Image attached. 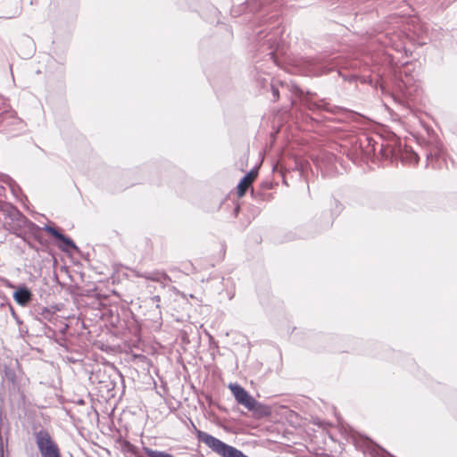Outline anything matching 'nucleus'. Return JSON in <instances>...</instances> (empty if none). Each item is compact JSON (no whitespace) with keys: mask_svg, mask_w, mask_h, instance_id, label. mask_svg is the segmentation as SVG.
Instances as JSON below:
<instances>
[{"mask_svg":"<svg viewBox=\"0 0 457 457\" xmlns=\"http://www.w3.org/2000/svg\"><path fill=\"white\" fill-rule=\"evenodd\" d=\"M16 215L20 216V218H21V220H21V221H25V217H24V216H22V215H21L18 211H16Z\"/></svg>","mask_w":457,"mask_h":457,"instance_id":"nucleus-20","label":"nucleus"},{"mask_svg":"<svg viewBox=\"0 0 457 457\" xmlns=\"http://www.w3.org/2000/svg\"><path fill=\"white\" fill-rule=\"evenodd\" d=\"M425 155L428 162L427 165H430L432 168H437V162L444 157V152L442 148L436 146L434 149L426 151Z\"/></svg>","mask_w":457,"mask_h":457,"instance_id":"nucleus-11","label":"nucleus"},{"mask_svg":"<svg viewBox=\"0 0 457 457\" xmlns=\"http://www.w3.org/2000/svg\"><path fill=\"white\" fill-rule=\"evenodd\" d=\"M116 373L120 376V378H121V382L123 383L124 380H123V376L121 375V373L116 369Z\"/></svg>","mask_w":457,"mask_h":457,"instance_id":"nucleus-21","label":"nucleus"},{"mask_svg":"<svg viewBox=\"0 0 457 457\" xmlns=\"http://www.w3.org/2000/svg\"><path fill=\"white\" fill-rule=\"evenodd\" d=\"M383 143L377 142L372 137L367 134L360 135L353 143L354 151L363 157L370 158L378 151L381 155L380 146Z\"/></svg>","mask_w":457,"mask_h":457,"instance_id":"nucleus-4","label":"nucleus"},{"mask_svg":"<svg viewBox=\"0 0 457 457\" xmlns=\"http://www.w3.org/2000/svg\"><path fill=\"white\" fill-rule=\"evenodd\" d=\"M13 299L21 306H26L32 299L30 290L26 287H20L13 292Z\"/></svg>","mask_w":457,"mask_h":457,"instance_id":"nucleus-10","label":"nucleus"},{"mask_svg":"<svg viewBox=\"0 0 457 457\" xmlns=\"http://www.w3.org/2000/svg\"><path fill=\"white\" fill-rule=\"evenodd\" d=\"M402 89V96L398 97L399 103L403 105L411 106V104H414V99L411 96H407V92L410 87H400Z\"/></svg>","mask_w":457,"mask_h":457,"instance_id":"nucleus-14","label":"nucleus"},{"mask_svg":"<svg viewBox=\"0 0 457 457\" xmlns=\"http://www.w3.org/2000/svg\"><path fill=\"white\" fill-rule=\"evenodd\" d=\"M225 453V457H249L245 454L241 450L232 446V447H224L223 451Z\"/></svg>","mask_w":457,"mask_h":457,"instance_id":"nucleus-15","label":"nucleus"},{"mask_svg":"<svg viewBox=\"0 0 457 457\" xmlns=\"http://www.w3.org/2000/svg\"><path fill=\"white\" fill-rule=\"evenodd\" d=\"M114 413V407L111 410V414Z\"/></svg>","mask_w":457,"mask_h":457,"instance_id":"nucleus-24","label":"nucleus"},{"mask_svg":"<svg viewBox=\"0 0 457 457\" xmlns=\"http://www.w3.org/2000/svg\"><path fill=\"white\" fill-rule=\"evenodd\" d=\"M154 301H160V296L159 295H155L154 296L153 298Z\"/></svg>","mask_w":457,"mask_h":457,"instance_id":"nucleus-22","label":"nucleus"},{"mask_svg":"<svg viewBox=\"0 0 457 457\" xmlns=\"http://www.w3.org/2000/svg\"><path fill=\"white\" fill-rule=\"evenodd\" d=\"M35 441L41 457H62L57 444L46 430L37 432Z\"/></svg>","mask_w":457,"mask_h":457,"instance_id":"nucleus-3","label":"nucleus"},{"mask_svg":"<svg viewBox=\"0 0 457 457\" xmlns=\"http://www.w3.org/2000/svg\"><path fill=\"white\" fill-rule=\"evenodd\" d=\"M292 88V94L295 97H298L300 103L310 110H325L335 113L345 111V109L339 106H332L325 99L314 100L313 96H312L308 91L304 92L303 87H295Z\"/></svg>","mask_w":457,"mask_h":457,"instance_id":"nucleus-2","label":"nucleus"},{"mask_svg":"<svg viewBox=\"0 0 457 457\" xmlns=\"http://www.w3.org/2000/svg\"><path fill=\"white\" fill-rule=\"evenodd\" d=\"M270 92L272 94L273 101L278 100L279 96L278 87H270Z\"/></svg>","mask_w":457,"mask_h":457,"instance_id":"nucleus-17","label":"nucleus"},{"mask_svg":"<svg viewBox=\"0 0 457 457\" xmlns=\"http://www.w3.org/2000/svg\"><path fill=\"white\" fill-rule=\"evenodd\" d=\"M238 209H239V207H238V206H237V207L235 208V212H236V213H237Z\"/></svg>","mask_w":457,"mask_h":457,"instance_id":"nucleus-23","label":"nucleus"},{"mask_svg":"<svg viewBox=\"0 0 457 457\" xmlns=\"http://www.w3.org/2000/svg\"><path fill=\"white\" fill-rule=\"evenodd\" d=\"M6 375L8 376L10 380H12V382L14 381L15 375L13 373H6Z\"/></svg>","mask_w":457,"mask_h":457,"instance_id":"nucleus-18","label":"nucleus"},{"mask_svg":"<svg viewBox=\"0 0 457 457\" xmlns=\"http://www.w3.org/2000/svg\"><path fill=\"white\" fill-rule=\"evenodd\" d=\"M343 204L339 200L332 197L329 203L330 217L327 219L322 228L319 229V232H320L322 229L330 228L333 224L335 218H337L343 212Z\"/></svg>","mask_w":457,"mask_h":457,"instance_id":"nucleus-8","label":"nucleus"},{"mask_svg":"<svg viewBox=\"0 0 457 457\" xmlns=\"http://www.w3.org/2000/svg\"><path fill=\"white\" fill-rule=\"evenodd\" d=\"M142 277H144L145 278H146L148 280H153V281H157V282H164V281L170 280V278H169V276L167 274H165L164 272H160V271L145 273V274L142 275Z\"/></svg>","mask_w":457,"mask_h":457,"instance_id":"nucleus-12","label":"nucleus"},{"mask_svg":"<svg viewBox=\"0 0 457 457\" xmlns=\"http://www.w3.org/2000/svg\"><path fill=\"white\" fill-rule=\"evenodd\" d=\"M118 444L120 445L121 450L125 453H134L136 451V447L129 442L119 441Z\"/></svg>","mask_w":457,"mask_h":457,"instance_id":"nucleus-16","label":"nucleus"},{"mask_svg":"<svg viewBox=\"0 0 457 457\" xmlns=\"http://www.w3.org/2000/svg\"><path fill=\"white\" fill-rule=\"evenodd\" d=\"M19 119L15 116L12 111H6L0 114V123H4L6 126L10 124H16Z\"/></svg>","mask_w":457,"mask_h":457,"instance_id":"nucleus-13","label":"nucleus"},{"mask_svg":"<svg viewBox=\"0 0 457 457\" xmlns=\"http://www.w3.org/2000/svg\"><path fill=\"white\" fill-rule=\"evenodd\" d=\"M193 432L195 434L196 438L199 442L205 444L212 452L219 454L221 457H225V453L222 452L224 447H232L219 438L198 429L194 422L190 420Z\"/></svg>","mask_w":457,"mask_h":457,"instance_id":"nucleus-5","label":"nucleus"},{"mask_svg":"<svg viewBox=\"0 0 457 457\" xmlns=\"http://www.w3.org/2000/svg\"><path fill=\"white\" fill-rule=\"evenodd\" d=\"M258 175L257 169L253 168L249 172H247L239 181L237 185V195L238 196H243L252 182L255 179Z\"/></svg>","mask_w":457,"mask_h":457,"instance_id":"nucleus-9","label":"nucleus"},{"mask_svg":"<svg viewBox=\"0 0 457 457\" xmlns=\"http://www.w3.org/2000/svg\"><path fill=\"white\" fill-rule=\"evenodd\" d=\"M380 152L381 157L384 159H399L402 162L407 164H417L419 162V155L412 148L406 145H402L401 142L394 146L391 145H381Z\"/></svg>","mask_w":457,"mask_h":457,"instance_id":"nucleus-1","label":"nucleus"},{"mask_svg":"<svg viewBox=\"0 0 457 457\" xmlns=\"http://www.w3.org/2000/svg\"><path fill=\"white\" fill-rule=\"evenodd\" d=\"M379 451H381L384 454L387 455L388 457H393L388 452L385 451L384 449L379 447Z\"/></svg>","mask_w":457,"mask_h":457,"instance_id":"nucleus-19","label":"nucleus"},{"mask_svg":"<svg viewBox=\"0 0 457 457\" xmlns=\"http://www.w3.org/2000/svg\"><path fill=\"white\" fill-rule=\"evenodd\" d=\"M43 229L61 242L58 244V247L62 251L68 252L70 250H78V246L75 245V243L70 237L61 233L56 228L50 225H46Z\"/></svg>","mask_w":457,"mask_h":457,"instance_id":"nucleus-7","label":"nucleus"},{"mask_svg":"<svg viewBox=\"0 0 457 457\" xmlns=\"http://www.w3.org/2000/svg\"><path fill=\"white\" fill-rule=\"evenodd\" d=\"M229 388L239 404L249 411L254 410L257 401L244 387L237 384H230Z\"/></svg>","mask_w":457,"mask_h":457,"instance_id":"nucleus-6","label":"nucleus"}]
</instances>
